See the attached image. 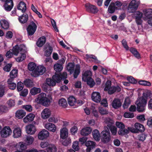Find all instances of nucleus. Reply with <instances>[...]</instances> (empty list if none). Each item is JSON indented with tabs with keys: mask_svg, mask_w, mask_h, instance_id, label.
<instances>
[{
	"mask_svg": "<svg viewBox=\"0 0 152 152\" xmlns=\"http://www.w3.org/2000/svg\"><path fill=\"white\" fill-rule=\"evenodd\" d=\"M151 94L148 91L143 92L142 97L138 98L136 101V104L137 105V110L139 112H143L145 110L147 104L148 97L150 98Z\"/></svg>",
	"mask_w": 152,
	"mask_h": 152,
	"instance_id": "obj_1",
	"label": "nucleus"
},
{
	"mask_svg": "<svg viewBox=\"0 0 152 152\" xmlns=\"http://www.w3.org/2000/svg\"><path fill=\"white\" fill-rule=\"evenodd\" d=\"M52 100L50 94L47 96L45 93H42L39 94L38 97L35 99V102L45 106H48L50 104Z\"/></svg>",
	"mask_w": 152,
	"mask_h": 152,
	"instance_id": "obj_2",
	"label": "nucleus"
},
{
	"mask_svg": "<svg viewBox=\"0 0 152 152\" xmlns=\"http://www.w3.org/2000/svg\"><path fill=\"white\" fill-rule=\"evenodd\" d=\"M28 69L32 71L31 75L35 77L42 75L46 71L45 67H28Z\"/></svg>",
	"mask_w": 152,
	"mask_h": 152,
	"instance_id": "obj_3",
	"label": "nucleus"
},
{
	"mask_svg": "<svg viewBox=\"0 0 152 152\" xmlns=\"http://www.w3.org/2000/svg\"><path fill=\"white\" fill-rule=\"evenodd\" d=\"M101 140L104 143H107L111 140L110 133L107 127H104V130L101 133Z\"/></svg>",
	"mask_w": 152,
	"mask_h": 152,
	"instance_id": "obj_4",
	"label": "nucleus"
},
{
	"mask_svg": "<svg viewBox=\"0 0 152 152\" xmlns=\"http://www.w3.org/2000/svg\"><path fill=\"white\" fill-rule=\"evenodd\" d=\"M140 4V2L138 0H132L130 2L128 6H126V8L127 7L129 12L133 13L136 10Z\"/></svg>",
	"mask_w": 152,
	"mask_h": 152,
	"instance_id": "obj_5",
	"label": "nucleus"
},
{
	"mask_svg": "<svg viewBox=\"0 0 152 152\" xmlns=\"http://www.w3.org/2000/svg\"><path fill=\"white\" fill-rule=\"evenodd\" d=\"M37 28L36 24L33 21H31L26 28L28 36L33 35L35 32Z\"/></svg>",
	"mask_w": 152,
	"mask_h": 152,
	"instance_id": "obj_6",
	"label": "nucleus"
},
{
	"mask_svg": "<svg viewBox=\"0 0 152 152\" xmlns=\"http://www.w3.org/2000/svg\"><path fill=\"white\" fill-rule=\"evenodd\" d=\"M26 47L23 45H21L19 46L17 45L13 47L12 50H11L14 55L15 56H17L19 52L26 53Z\"/></svg>",
	"mask_w": 152,
	"mask_h": 152,
	"instance_id": "obj_7",
	"label": "nucleus"
},
{
	"mask_svg": "<svg viewBox=\"0 0 152 152\" xmlns=\"http://www.w3.org/2000/svg\"><path fill=\"white\" fill-rule=\"evenodd\" d=\"M86 10L88 12L96 14L99 11L98 8L95 6L89 3H86L85 5Z\"/></svg>",
	"mask_w": 152,
	"mask_h": 152,
	"instance_id": "obj_8",
	"label": "nucleus"
},
{
	"mask_svg": "<svg viewBox=\"0 0 152 152\" xmlns=\"http://www.w3.org/2000/svg\"><path fill=\"white\" fill-rule=\"evenodd\" d=\"M12 133V131L9 126L4 127L1 132V136L2 137L6 138L10 136Z\"/></svg>",
	"mask_w": 152,
	"mask_h": 152,
	"instance_id": "obj_9",
	"label": "nucleus"
},
{
	"mask_svg": "<svg viewBox=\"0 0 152 152\" xmlns=\"http://www.w3.org/2000/svg\"><path fill=\"white\" fill-rule=\"evenodd\" d=\"M68 71L70 74H73L75 78L77 77L80 72L79 67H67Z\"/></svg>",
	"mask_w": 152,
	"mask_h": 152,
	"instance_id": "obj_10",
	"label": "nucleus"
},
{
	"mask_svg": "<svg viewBox=\"0 0 152 152\" xmlns=\"http://www.w3.org/2000/svg\"><path fill=\"white\" fill-rule=\"evenodd\" d=\"M4 2V9L7 11H10L13 8L14 6V3L12 0H4L1 1Z\"/></svg>",
	"mask_w": 152,
	"mask_h": 152,
	"instance_id": "obj_11",
	"label": "nucleus"
},
{
	"mask_svg": "<svg viewBox=\"0 0 152 152\" xmlns=\"http://www.w3.org/2000/svg\"><path fill=\"white\" fill-rule=\"evenodd\" d=\"M143 12L146 17L149 19L148 21V23L152 24V9H145Z\"/></svg>",
	"mask_w": 152,
	"mask_h": 152,
	"instance_id": "obj_12",
	"label": "nucleus"
},
{
	"mask_svg": "<svg viewBox=\"0 0 152 152\" xmlns=\"http://www.w3.org/2000/svg\"><path fill=\"white\" fill-rule=\"evenodd\" d=\"M91 98L92 100L96 103H99L101 100L100 94L98 92H94L91 94Z\"/></svg>",
	"mask_w": 152,
	"mask_h": 152,
	"instance_id": "obj_13",
	"label": "nucleus"
},
{
	"mask_svg": "<svg viewBox=\"0 0 152 152\" xmlns=\"http://www.w3.org/2000/svg\"><path fill=\"white\" fill-rule=\"evenodd\" d=\"M49 135V132L47 130L44 129L39 133L38 135V137L39 140H43L47 138Z\"/></svg>",
	"mask_w": 152,
	"mask_h": 152,
	"instance_id": "obj_14",
	"label": "nucleus"
},
{
	"mask_svg": "<svg viewBox=\"0 0 152 152\" xmlns=\"http://www.w3.org/2000/svg\"><path fill=\"white\" fill-rule=\"evenodd\" d=\"M51 115V111L49 109H44L41 113V118L43 119H46L49 118Z\"/></svg>",
	"mask_w": 152,
	"mask_h": 152,
	"instance_id": "obj_15",
	"label": "nucleus"
},
{
	"mask_svg": "<svg viewBox=\"0 0 152 152\" xmlns=\"http://www.w3.org/2000/svg\"><path fill=\"white\" fill-rule=\"evenodd\" d=\"M44 127L47 129L53 132H55L56 130L55 125L50 122L46 123L45 124Z\"/></svg>",
	"mask_w": 152,
	"mask_h": 152,
	"instance_id": "obj_16",
	"label": "nucleus"
},
{
	"mask_svg": "<svg viewBox=\"0 0 152 152\" xmlns=\"http://www.w3.org/2000/svg\"><path fill=\"white\" fill-rule=\"evenodd\" d=\"M92 130V129L90 127H84L80 130V134L83 136H88L91 133Z\"/></svg>",
	"mask_w": 152,
	"mask_h": 152,
	"instance_id": "obj_17",
	"label": "nucleus"
},
{
	"mask_svg": "<svg viewBox=\"0 0 152 152\" xmlns=\"http://www.w3.org/2000/svg\"><path fill=\"white\" fill-rule=\"evenodd\" d=\"M22 130L21 128L18 127L14 128L13 131V137L14 138H18L21 137Z\"/></svg>",
	"mask_w": 152,
	"mask_h": 152,
	"instance_id": "obj_18",
	"label": "nucleus"
},
{
	"mask_svg": "<svg viewBox=\"0 0 152 152\" xmlns=\"http://www.w3.org/2000/svg\"><path fill=\"white\" fill-rule=\"evenodd\" d=\"M111 104L113 108L117 109L121 106L122 103L119 99H115L113 100Z\"/></svg>",
	"mask_w": 152,
	"mask_h": 152,
	"instance_id": "obj_19",
	"label": "nucleus"
},
{
	"mask_svg": "<svg viewBox=\"0 0 152 152\" xmlns=\"http://www.w3.org/2000/svg\"><path fill=\"white\" fill-rule=\"evenodd\" d=\"M36 131V128L33 125L30 124L26 127V131L28 134H33Z\"/></svg>",
	"mask_w": 152,
	"mask_h": 152,
	"instance_id": "obj_20",
	"label": "nucleus"
},
{
	"mask_svg": "<svg viewBox=\"0 0 152 152\" xmlns=\"http://www.w3.org/2000/svg\"><path fill=\"white\" fill-rule=\"evenodd\" d=\"M68 130L65 127L61 128L60 130V137L63 139H66L68 136Z\"/></svg>",
	"mask_w": 152,
	"mask_h": 152,
	"instance_id": "obj_21",
	"label": "nucleus"
},
{
	"mask_svg": "<svg viewBox=\"0 0 152 152\" xmlns=\"http://www.w3.org/2000/svg\"><path fill=\"white\" fill-rule=\"evenodd\" d=\"M92 73L90 70H87L83 72L82 74V79L83 81H86L89 78L91 77Z\"/></svg>",
	"mask_w": 152,
	"mask_h": 152,
	"instance_id": "obj_22",
	"label": "nucleus"
},
{
	"mask_svg": "<svg viewBox=\"0 0 152 152\" xmlns=\"http://www.w3.org/2000/svg\"><path fill=\"white\" fill-rule=\"evenodd\" d=\"M46 41V38L45 36H43L38 39L36 44L39 47H41L44 45Z\"/></svg>",
	"mask_w": 152,
	"mask_h": 152,
	"instance_id": "obj_23",
	"label": "nucleus"
},
{
	"mask_svg": "<svg viewBox=\"0 0 152 152\" xmlns=\"http://www.w3.org/2000/svg\"><path fill=\"white\" fill-rule=\"evenodd\" d=\"M121 90V88L118 86L111 87L107 91L109 94H112L116 92H119Z\"/></svg>",
	"mask_w": 152,
	"mask_h": 152,
	"instance_id": "obj_24",
	"label": "nucleus"
},
{
	"mask_svg": "<svg viewBox=\"0 0 152 152\" xmlns=\"http://www.w3.org/2000/svg\"><path fill=\"white\" fill-rule=\"evenodd\" d=\"M17 9L20 10L22 12H25L26 9V4L23 1H20L17 6Z\"/></svg>",
	"mask_w": 152,
	"mask_h": 152,
	"instance_id": "obj_25",
	"label": "nucleus"
},
{
	"mask_svg": "<svg viewBox=\"0 0 152 152\" xmlns=\"http://www.w3.org/2000/svg\"><path fill=\"white\" fill-rule=\"evenodd\" d=\"M28 19V15L26 13H23L18 18L19 21L22 24L26 23Z\"/></svg>",
	"mask_w": 152,
	"mask_h": 152,
	"instance_id": "obj_26",
	"label": "nucleus"
},
{
	"mask_svg": "<svg viewBox=\"0 0 152 152\" xmlns=\"http://www.w3.org/2000/svg\"><path fill=\"white\" fill-rule=\"evenodd\" d=\"M113 4L116 10H121L122 6V9L124 10L125 8H126L125 7L127 5V4H124L123 5L122 3L121 2L118 1H117L115 3L113 2Z\"/></svg>",
	"mask_w": 152,
	"mask_h": 152,
	"instance_id": "obj_27",
	"label": "nucleus"
},
{
	"mask_svg": "<svg viewBox=\"0 0 152 152\" xmlns=\"http://www.w3.org/2000/svg\"><path fill=\"white\" fill-rule=\"evenodd\" d=\"M35 117V115L31 113H30L27 115L23 119V122L25 123L33 121Z\"/></svg>",
	"mask_w": 152,
	"mask_h": 152,
	"instance_id": "obj_28",
	"label": "nucleus"
},
{
	"mask_svg": "<svg viewBox=\"0 0 152 152\" xmlns=\"http://www.w3.org/2000/svg\"><path fill=\"white\" fill-rule=\"evenodd\" d=\"M129 51L135 58L138 59L141 58L140 55L136 48L131 47L129 49Z\"/></svg>",
	"mask_w": 152,
	"mask_h": 152,
	"instance_id": "obj_29",
	"label": "nucleus"
},
{
	"mask_svg": "<svg viewBox=\"0 0 152 152\" xmlns=\"http://www.w3.org/2000/svg\"><path fill=\"white\" fill-rule=\"evenodd\" d=\"M134 127L137 131V133L139 132H143L145 130L144 126L142 124L139 123H136L134 124Z\"/></svg>",
	"mask_w": 152,
	"mask_h": 152,
	"instance_id": "obj_30",
	"label": "nucleus"
},
{
	"mask_svg": "<svg viewBox=\"0 0 152 152\" xmlns=\"http://www.w3.org/2000/svg\"><path fill=\"white\" fill-rule=\"evenodd\" d=\"M45 50L44 55L47 57L50 56L53 51L52 47L49 45L45 48Z\"/></svg>",
	"mask_w": 152,
	"mask_h": 152,
	"instance_id": "obj_31",
	"label": "nucleus"
},
{
	"mask_svg": "<svg viewBox=\"0 0 152 152\" xmlns=\"http://www.w3.org/2000/svg\"><path fill=\"white\" fill-rule=\"evenodd\" d=\"M93 137L94 139L96 141H99L101 137L100 133L98 130L95 129L92 132Z\"/></svg>",
	"mask_w": 152,
	"mask_h": 152,
	"instance_id": "obj_32",
	"label": "nucleus"
},
{
	"mask_svg": "<svg viewBox=\"0 0 152 152\" xmlns=\"http://www.w3.org/2000/svg\"><path fill=\"white\" fill-rule=\"evenodd\" d=\"M68 102L69 105L71 106L75 105L77 103L76 99L73 96H70L68 98Z\"/></svg>",
	"mask_w": 152,
	"mask_h": 152,
	"instance_id": "obj_33",
	"label": "nucleus"
},
{
	"mask_svg": "<svg viewBox=\"0 0 152 152\" xmlns=\"http://www.w3.org/2000/svg\"><path fill=\"white\" fill-rule=\"evenodd\" d=\"M13 80H14L12 79H9L7 81L8 86L11 89H15L16 86V85L13 82Z\"/></svg>",
	"mask_w": 152,
	"mask_h": 152,
	"instance_id": "obj_34",
	"label": "nucleus"
},
{
	"mask_svg": "<svg viewBox=\"0 0 152 152\" xmlns=\"http://www.w3.org/2000/svg\"><path fill=\"white\" fill-rule=\"evenodd\" d=\"M47 152H56L57 148L55 145L50 144L48 147L46 149Z\"/></svg>",
	"mask_w": 152,
	"mask_h": 152,
	"instance_id": "obj_35",
	"label": "nucleus"
},
{
	"mask_svg": "<svg viewBox=\"0 0 152 152\" xmlns=\"http://www.w3.org/2000/svg\"><path fill=\"white\" fill-rule=\"evenodd\" d=\"M26 114V112L23 110H18L16 113V117L19 119L22 118Z\"/></svg>",
	"mask_w": 152,
	"mask_h": 152,
	"instance_id": "obj_36",
	"label": "nucleus"
},
{
	"mask_svg": "<svg viewBox=\"0 0 152 152\" xmlns=\"http://www.w3.org/2000/svg\"><path fill=\"white\" fill-rule=\"evenodd\" d=\"M34 141V138L31 136H28L26 137V139L25 140V141L26 144L27 145H31L33 142Z\"/></svg>",
	"mask_w": 152,
	"mask_h": 152,
	"instance_id": "obj_37",
	"label": "nucleus"
},
{
	"mask_svg": "<svg viewBox=\"0 0 152 152\" xmlns=\"http://www.w3.org/2000/svg\"><path fill=\"white\" fill-rule=\"evenodd\" d=\"M41 91V89L40 88L34 87L31 89L30 93L31 95H34L40 93Z\"/></svg>",
	"mask_w": 152,
	"mask_h": 152,
	"instance_id": "obj_38",
	"label": "nucleus"
},
{
	"mask_svg": "<svg viewBox=\"0 0 152 152\" xmlns=\"http://www.w3.org/2000/svg\"><path fill=\"white\" fill-rule=\"evenodd\" d=\"M58 104L60 106L63 108H66L67 106L66 100L63 98L60 99L59 100Z\"/></svg>",
	"mask_w": 152,
	"mask_h": 152,
	"instance_id": "obj_39",
	"label": "nucleus"
},
{
	"mask_svg": "<svg viewBox=\"0 0 152 152\" xmlns=\"http://www.w3.org/2000/svg\"><path fill=\"white\" fill-rule=\"evenodd\" d=\"M52 79L55 81V83H59L61 80V74L58 73H55V75L52 77Z\"/></svg>",
	"mask_w": 152,
	"mask_h": 152,
	"instance_id": "obj_40",
	"label": "nucleus"
},
{
	"mask_svg": "<svg viewBox=\"0 0 152 152\" xmlns=\"http://www.w3.org/2000/svg\"><path fill=\"white\" fill-rule=\"evenodd\" d=\"M0 24L2 28L4 29H7L9 28V24L8 22L5 20L0 21Z\"/></svg>",
	"mask_w": 152,
	"mask_h": 152,
	"instance_id": "obj_41",
	"label": "nucleus"
},
{
	"mask_svg": "<svg viewBox=\"0 0 152 152\" xmlns=\"http://www.w3.org/2000/svg\"><path fill=\"white\" fill-rule=\"evenodd\" d=\"M18 75V70L16 69H13L10 72V78L9 79H12V80L16 78Z\"/></svg>",
	"mask_w": 152,
	"mask_h": 152,
	"instance_id": "obj_42",
	"label": "nucleus"
},
{
	"mask_svg": "<svg viewBox=\"0 0 152 152\" xmlns=\"http://www.w3.org/2000/svg\"><path fill=\"white\" fill-rule=\"evenodd\" d=\"M66 58L65 57H63L60 59L57 64H55L53 66H62L63 64L65 62Z\"/></svg>",
	"mask_w": 152,
	"mask_h": 152,
	"instance_id": "obj_43",
	"label": "nucleus"
},
{
	"mask_svg": "<svg viewBox=\"0 0 152 152\" xmlns=\"http://www.w3.org/2000/svg\"><path fill=\"white\" fill-rule=\"evenodd\" d=\"M86 82L87 84L91 87H93L95 84V83L94 80L91 78H89L86 81H83Z\"/></svg>",
	"mask_w": 152,
	"mask_h": 152,
	"instance_id": "obj_44",
	"label": "nucleus"
},
{
	"mask_svg": "<svg viewBox=\"0 0 152 152\" xmlns=\"http://www.w3.org/2000/svg\"><path fill=\"white\" fill-rule=\"evenodd\" d=\"M115 10H116V9L115 6H114L113 2H111L108 9V12L112 14L115 12Z\"/></svg>",
	"mask_w": 152,
	"mask_h": 152,
	"instance_id": "obj_45",
	"label": "nucleus"
},
{
	"mask_svg": "<svg viewBox=\"0 0 152 152\" xmlns=\"http://www.w3.org/2000/svg\"><path fill=\"white\" fill-rule=\"evenodd\" d=\"M24 85L27 87H31L34 86L33 81L30 79H26L24 81Z\"/></svg>",
	"mask_w": 152,
	"mask_h": 152,
	"instance_id": "obj_46",
	"label": "nucleus"
},
{
	"mask_svg": "<svg viewBox=\"0 0 152 152\" xmlns=\"http://www.w3.org/2000/svg\"><path fill=\"white\" fill-rule=\"evenodd\" d=\"M107 126L109 127L112 135H115L117 132V129L114 126H110V124L107 125Z\"/></svg>",
	"mask_w": 152,
	"mask_h": 152,
	"instance_id": "obj_47",
	"label": "nucleus"
},
{
	"mask_svg": "<svg viewBox=\"0 0 152 152\" xmlns=\"http://www.w3.org/2000/svg\"><path fill=\"white\" fill-rule=\"evenodd\" d=\"M86 57L87 59H94V62L99 63V61L97 59V57L93 55H91L87 54L86 55Z\"/></svg>",
	"mask_w": 152,
	"mask_h": 152,
	"instance_id": "obj_48",
	"label": "nucleus"
},
{
	"mask_svg": "<svg viewBox=\"0 0 152 152\" xmlns=\"http://www.w3.org/2000/svg\"><path fill=\"white\" fill-rule=\"evenodd\" d=\"M131 101L129 97H127L125 99L124 104L123 105V107L124 109L127 108L130 104Z\"/></svg>",
	"mask_w": 152,
	"mask_h": 152,
	"instance_id": "obj_49",
	"label": "nucleus"
},
{
	"mask_svg": "<svg viewBox=\"0 0 152 152\" xmlns=\"http://www.w3.org/2000/svg\"><path fill=\"white\" fill-rule=\"evenodd\" d=\"M59 118L58 116H53L50 117L48 119V121L50 122H53L54 123H57L59 120Z\"/></svg>",
	"mask_w": 152,
	"mask_h": 152,
	"instance_id": "obj_50",
	"label": "nucleus"
},
{
	"mask_svg": "<svg viewBox=\"0 0 152 152\" xmlns=\"http://www.w3.org/2000/svg\"><path fill=\"white\" fill-rule=\"evenodd\" d=\"M85 145L87 147L94 148L95 147L96 144L94 142L91 141H88L85 143Z\"/></svg>",
	"mask_w": 152,
	"mask_h": 152,
	"instance_id": "obj_51",
	"label": "nucleus"
},
{
	"mask_svg": "<svg viewBox=\"0 0 152 152\" xmlns=\"http://www.w3.org/2000/svg\"><path fill=\"white\" fill-rule=\"evenodd\" d=\"M25 53L21 52L20 53L21 54V56L20 57H18L16 59L17 61L18 62H20L25 60L26 58Z\"/></svg>",
	"mask_w": 152,
	"mask_h": 152,
	"instance_id": "obj_52",
	"label": "nucleus"
},
{
	"mask_svg": "<svg viewBox=\"0 0 152 152\" xmlns=\"http://www.w3.org/2000/svg\"><path fill=\"white\" fill-rule=\"evenodd\" d=\"M23 109H25L27 111L31 112L32 111L33 108L32 106L30 105H24L22 106Z\"/></svg>",
	"mask_w": 152,
	"mask_h": 152,
	"instance_id": "obj_53",
	"label": "nucleus"
},
{
	"mask_svg": "<svg viewBox=\"0 0 152 152\" xmlns=\"http://www.w3.org/2000/svg\"><path fill=\"white\" fill-rule=\"evenodd\" d=\"M31 9L38 15L39 18H42V17L41 14L37 11V9L36 8L33 4L31 5Z\"/></svg>",
	"mask_w": 152,
	"mask_h": 152,
	"instance_id": "obj_54",
	"label": "nucleus"
},
{
	"mask_svg": "<svg viewBox=\"0 0 152 152\" xmlns=\"http://www.w3.org/2000/svg\"><path fill=\"white\" fill-rule=\"evenodd\" d=\"M99 111L101 115H106L108 113L107 110L101 107H99Z\"/></svg>",
	"mask_w": 152,
	"mask_h": 152,
	"instance_id": "obj_55",
	"label": "nucleus"
},
{
	"mask_svg": "<svg viewBox=\"0 0 152 152\" xmlns=\"http://www.w3.org/2000/svg\"><path fill=\"white\" fill-rule=\"evenodd\" d=\"M46 83L50 86H54L56 85V83L55 81L53 80L50 78H48L46 79Z\"/></svg>",
	"mask_w": 152,
	"mask_h": 152,
	"instance_id": "obj_56",
	"label": "nucleus"
},
{
	"mask_svg": "<svg viewBox=\"0 0 152 152\" xmlns=\"http://www.w3.org/2000/svg\"><path fill=\"white\" fill-rule=\"evenodd\" d=\"M139 84L142 86H151V83L148 81L144 80H141L139 81Z\"/></svg>",
	"mask_w": 152,
	"mask_h": 152,
	"instance_id": "obj_57",
	"label": "nucleus"
},
{
	"mask_svg": "<svg viewBox=\"0 0 152 152\" xmlns=\"http://www.w3.org/2000/svg\"><path fill=\"white\" fill-rule=\"evenodd\" d=\"M128 133L129 131L127 129H119L118 132V134L121 135H123Z\"/></svg>",
	"mask_w": 152,
	"mask_h": 152,
	"instance_id": "obj_58",
	"label": "nucleus"
},
{
	"mask_svg": "<svg viewBox=\"0 0 152 152\" xmlns=\"http://www.w3.org/2000/svg\"><path fill=\"white\" fill-rule=\"evenodd\" d=\"M24 87L23 83L20 81L18 83L17 85V89L18 91H21L23 90Z\"/></svg>",
	"mask_w": 152,
	"mask_h": 152,
	"instance_id": "obj_59",
	"label": "nucleus"
},
{
	"mask_svg": "<svg viewBox=\"0 0 152 152\" xmlns=\"http://www.w3.org/2000/svg\"><path fill=\"white\" fill-rule=\"evenodd\" d=\"M49 145V143L47 141H43L41 142L40 143V146L42 148H44L48 147Z\"/></svg>",
	"mask_w": 152,
	"mask_h": 152,
	"instance_id": "obj_60",
	"label": "nucleus"
},
{
	"mask_svg": "<svg viewBox=\"0 0 152 152\" xmlns=\"http://www.w3.org/2000/svg\"><path fill=\"white\" fill-rule=\"evenodd\" d=\"M72 148L76 151H78L79 149L78 145V142L77 141H75L73 143Z\"/></svg>",
	"mask_w": 152,
	"mask_h": 152,
	"instance_id": "obj_61",
	"label": "nucleus"
},
{
	"mask_svg": "<svg viewBox=\"0 0 152 152\" xmlns=\"http://www.w3.org/2000/svg\"><path fill=\"white\" fill-rule=\"evenodd\" d=\"M16 146H18L20 149L21 150H23L26 148V147L25 145V144L22 142H21L18 143L16 145Z\"/></svg>",
	"mask_w": 152,
	"mask_h": 152,
	"instance_id": "obj_62",
	"label": "nucleus"
},
{
	"mask_svg": "<svg viewBox=\"0 0 152 152\" xmlns=\"http://www.w3.org/2000/svg\"><path fill=\"white\" fill-rule=\"evenodd\" d=\"M5 87L4 85L0 84V97H2L4 94Z\"/></svg>",
	"mask_w": 152,
	"mask_h": 152,
	"instance_id": "obj_63",
	"label": "nucleus"
},
{
	"mask_svg": "<svg viewBox=\"0 0 152 152\" xmlns=\"http://www.w3.org/2000/svg\"><path fill=\"white\" fill-rule=\"evenodd\" d=\"M116 126L120 129H124L125 127L124 124L122 122H116L115 123Z\"/></svg>",
	"mask_w": 152,
	"mask_h": 152,
	"instance_id": "obj_64",
	"label": "nucleus"
}]
</instances>
